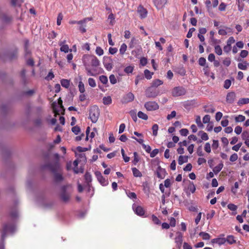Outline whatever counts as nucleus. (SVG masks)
Here are the masks:
<instances>
[{
	"instance_id": "1",
	"label": "nucleus",
	"mask_w": 249,
	"mask_h": 249,
	"mask_svg": "<svg viewBox=\"0 0 249 249\" xmlns=\"http://www.w3.org/2000/svg\"><path fill=\"white\" fill-rule=\"evenodd\" d=\"M82 61L87 75L96 76L102 73L103 69L99 67L100 61L95 55L85 54L83 56Z\"/></svg>"
},
{
	"instance_id": "2",
	"label": "nucleus",
	"mask_w": 249,
	"mask_h": 249,
	"mask_svg": "<svg viewBox=\"0 0 249 249\" xmlns=\"http://www.w3.org/2000/svg\"><path fill=\"white\" fill-rule=\"evenodd\" d=\"M15 229V226L12 223H5L2 225L1 229V238L4 240L6 235L10 233L14 232Z\"/></svg>"
},
{
	"instance_id": "3",
	"label": "nucleus",
	"mask_w": 249,
	"mask_h": 249,
	"mask_svg": "<svg viewBox=\"0 0 249 249\" xmlns=\"http://www.w3.org/2000/svg\"><path fill=\"white\" fill-rule=\"evenodd\" d=\"M99 115V109L97 106H93L90 107L89 110V118L92 123H95L97 122Z\"/></svg>"
},
{
	"instance_id": "4",
	"label": "nucleus",
	"mask_w": 249,
	"mask_h": 249,
	"mask_svg": "<svg viewBox=\"0 0 249 249\" xmlns=\"http://www.w3.org/2000/svg\"><path fill=\"white\" fill-rule=\"evenodd\" d=\"M186 93V89L183 87L178 86L174 88L171 91L172 95L174 97H178L184 95Z\"/></svg>"
},
{
	"instance_id": "5",
	"label": "nucleus",
	"mask_w": 249,
	"mask_h": 249,
	"mask_svg": "<svg viewBox=\"0 0 249 249\" xmlns=\"http://www.w3.org/2000/svg\"><path fill=\"white\" fill-rule=\"evenodd\" d=\"M144 107L148 111H154L159 109V106L156 102L149 101L145 103Z\"/></svg>"
},
{
	"instance_id": "6",
	"label": "nucleus",
	"mask_w": 249,
	"mask_h": 249,
	"mask_svg": "<svg viewBox=\"0 0 249 249\" xmlns=\"http://www.w3.org/2000/svg\"><path fill=\"white\" fill-rule=\"evenodd\" d=\"M103 64L107 71L111 70L113 68V61L109 57H104Z\"/></svg>"
},
{
	"instance_id": "7",
	"label": "nucleus",
	"mask_w": 249,
	"mask_h": 249,
	"mask_svg": "<svg viewBox=\"0 0 249 249\" xmlns=\"http://www.w3.org/2000/svg\"><path fill=\"white\" fill-rule=\"evenodd\" d=\"M159 93L153 87L148 88L145 91V95L148 98H155Z\"/></svg>"
},
{
	"instance_id": "8",
	"label": "nucleus",
	"mask_w": 249,
	"mask_h": 249,
	"mask_svg": "<svg viewBox=\"0 0 249 249\" xmlns=\"http://www.w3.org/2000/svg\"><path fill=\"white\" fill-rule=\"evenodd\" d=\"M95 175L96 177L98 180V181L100 183V184L103 186H107L108 184V180L105 178L101 173L99 171H96L95 172Z\"/></svg>"
},
{
	"instance_id": "9",
	"label": "nucleus",
	"mask_w": 249,
	"mask_h": 249,
	"mask_svg": "<svg viewBox=\"0 0 249 249\" xmlns=\"http://www.w3.org/2000/svg\"><path fill=\"white\" fill-rule=\"evenodd\" d=\"M134 98V95L132 92H129L123 96L122 99V102L123 104H127L128 103L132 102Z\"/></svg>"
},
{
	"instance_id": "10",
	"label": "nucleus",
	"mask_w": 249,
	"mask_h": 249,
	"mask_svg": "<svg viewBox=\"0 0 249 249\" xmlns=\"http://www.w3.org/2000/svg\"><path fill=\"white\" fill-rule=\"evenodd\" d=\"M137 12L141 18H145L147 15V11L142 6H139L137 9Z\"/></svg>"
},
{
	"instance_id": "11",
	"label": "nucleus",
	"mask_w": 249,
	"mask_h": 249,
	"mask_svg": "<svg viewBox=\"0 0 249 249\" xmlns=\"http://www.w3.org/2000/svg\"><path fill=\"white\" fill-rule=\"evenodd\" d=\"M236 99V93L233 91L228 92L226 96V102L229 104H232Z\"/></svg>"
},
{
	"instance_id": "12",
	"label": "nucleus",
	"mask_w": 249,
	"mask_h": 249,
	"mask_svg": "<svg viewBox=\"0 0 249 249\" xmlns=\"http://www.w3.org/2000/svg\"><path fill=\"white\" fill-rule=\"evenodd\" d=\"M132 208L135 213L139 216H142L144 214V211L141 206L134 204L132 206Z\"/></svg>"
},
{
	"instance_id": "13",
	"label": "nucleus",
	"mask_w": 249,
	"mask_h": 249,
	"mask_svg": "<svg viewBox=\"0 0 249 249\" xmlns=\"http://www.w3.org/2000/svg\"><path fill=\"white\" fill-rule=\"evenodd\" d=\"M66 42V41L65 40L60 41L59 42V45L60 46V50L61 52H64L65 53H67L69 51L71 52V50L69 49V46L67 44H65Z\"/></svg>"
},
{
	"instance_id": "14",
	"label": "nucleus",
	"mask_w": 249,
	"mask_h": 249,
	"mask_svg": "<svg viewBox=\"0 0 249 249\" xmlns=\"http://www.w3.org/2000/svg\"><path fill=\"white\" fill-rule=\"evenodd\" d=\"M177 236L175 238V242L177 244V247L180 249L182 245L183 235L181 232H178Z\"/></svg>"
},
{
	"instance_id": "15",
	"label": "nucleus",
	"mask_w": 249,
	"mask_h": 249,
	"mask_svg": "<svg viewBox=\"0 0 249 249\" xmlns=\"http://www.w3.org/2000/svg\"><path fill=\"white\" fill-rule=\"evenodd\" d=\"M155 5L158 9L162 8L167 2V0H154Z\"/></svg>"
},
{
	"instance_id": "16",
	"label": "nucleus",
	"mask_w": 249,
	"mask_h": 249,
	"mask_svg": "<svg viewBox=\"0 0 249 249\" xmlns=\"http://www.w3.org/2000/svg\"><path fill=\"white\" fill-rule=\"evenodd\" d=\"M213 243L217 244L219 245H223L226 242V238H217L212 240Z\"/></svg>"
},
{
	"instance_id": "17",
	"label": "nucleus",
	"mask_w": 249,
	"mask_h": 249,
	"mask_svg": "<svg viewBox=\"0 0 249 249\" xmlns=\"http://www.w3.org/2000/svg\"><path fill=\"white\" fill-rule=\"evenodd\" d=\"M230 32H232V30L229 27H225V29H221L218 31V34L222 36H225Z\"/></svg>"
},
{
	"instance_id": "18",
	"label": "nucleus",
	"mask_w": 249,
	"mask_h": 249,
	"mask_svg": "<svg viewBox=\"0 0 249 249\" xmlns=\"http://www.w3.org/2000/svg\"><path fill=\"white\" fill-rule=\"evenodd\" d=\"M165 173V170L159 167L157 171V177L159 178H163L164 177Z\"/></svg>"
},
{
	"instance_id": "19",
	"label": "nucleus",
	"mask_w": 249,
	"mask_h": 249,
	"mask_svg": "<svg viewBox=\"0 0 249 249\" xmlns=\"http://www.w3.org/2000/svg\"><path fill=\"white\" fill-rule=\"evenodd\" d=\"M188 157L187 156H180L178 158V162L179 165L188 161Z\"/></svg>"
},
{
	"instance_id": "20",
	"label": "nucleus",
	"mask_w": 249,
	"mask_h": 249,
	"mask_svg": "<svg viewBox=\"0 0 249 249\" xmlns=\"http://www.w3.org/2000/svg\"><path fill=\"white\" fill-rule=\"evenodd\" d=\"M248 103H249V98H241L238 100L237 105L239 106H241L243 105L248 104Z\"/></svg>"
},
{
	"instance_id": "21",
	"label": "nucleus",
	"mask_w": 249,
	"mask_h": 249,
	"mask_svg": "<svg viewBox=\"0 0 249 249\" xmlns=\"http://www.w3.org/2000/svg\"><path fill=\"white\" fill-rule=\"evenodd\" d=\"M103 102L105 105H109L112 103V99L110 96L104 97L103 98Z\"/></svg>"
},
{
	"instance_id": "22",
	"label": "nucleus",
	"mask_w": 249,
	"mask_h": 249,
	"mask_svg": "<svg viewBox=\"0 0 249 249\" xmlns=\"http://www.w3.org/2000/svg\"><path fill=\"white\" fill-rule=\"evenodd\" d=\"M248 66H249V63L246 61L238 64V68L241 70H246L247 69Z\"/></svg>"
},
{
	"instance_id": "23",
	"label": "nucleus",
	"mask_w": 249,
	"mask_h": 249,
	"mask_svg": "<svg viewBox=\"0 0 249 249\" xmlns=\"http://www.w3.org/2000/svg\"><path fill=\"white\" fill-rule=\"evenodd\" d=\"M133 175L135 177H142V173L136 168L134 167L132 168Z\"/></svg>"
},
{
	"instance_id": "24",
	"label": "nucleus",
	"mask_w": 249,
	"mask_h": 249,
	"mask_svg": "<svg viewBox=\"0 0 249 249\" xmlns=\"http://www.w3.org/2000/svg\"><path fill=\"white\" fill-rule=\"evenodd\" d=\"M163 84L162 81L160 79H156L153 81L151 87L157 88L158 86L161 85Z\"/></svg>"
},
{
	"instance_id": "25",
	"label": "nucleus",
	"mask_w": 249,
	"mask_h": 249,
	"mask_svg": "<svg viewBox=\"0 0 249 249\" xmlns=\"http://www.w3.org/2000/svg\"><path fill=\"white\" fill-rule=\"evenodd\" d=\"M223 167V164L222 163H219L218 165L214 167L213 169V172L215 174L218 173L222 169Z\"/></svg>"
},
{
	"instance_id": "26",
	"label": "nucleus",
	"mask_w": 249,
	"mask_h": 249,
	"mask_svg": "<svg viewBox=\"0 0 249 249\" xmlns=\"http://www.w3.org/2000/svg\"><path fill=\"white\" fill-rule=\"evenodd\" d=\"M198 135L200 136L202 140L207 141L209 139L208 134L206 133L203 132V131H200L198 132Z\"/></svg>"
},
{
	"instance_id": "27",
	"label": "nucleus",
	"mask_w": 249,
	"mask_h": 249,
	"mask_svg": "<svg viewBox=\"0 0 249 249\" xmlns=\"http://www.w3.org/2000/svg\"><path fill=\"white\" fill-rule=\"evenodd\" d=\"M200 236L202 237L203 240H207L210 239L211 236L208 233L205 232H200L199 233Z\"/></svg>"
},
{
	"instance_id": "28",
	"label": "nucleus",
	"mask_w": 249,
	"mask_h": 249,
	"mask_svg": "<svg viewBox=\"0 0 249 249\" xmlns=\"http://www.w3.org/2000/svg\"><path fill=\"white\" fill-rule=\"evenodd\" d=\"M215 108L212 106H205L204 107V111L207 113H213L215 111Z\"/></svg>"
},
{
	"instance_id": "29",
	"label": "nucleus",
	"mask_w": 249,
	"mask_h": 249,
	"mask_svg": "<svg viewBox=\"0 0 249 249\" xmlns=\"http://www.w3.org/2000/svg\"><path fill=\"white\" fill-rule=\"evenodd\" d=\"M61 84L62 87L68 88L70 86V81L67 79H63L61 80Z\"/></svg>"
},
{
	"instance_id": "30",
	"label": "nucleus",
	"mask_w": 249,
	"mask_h": 249,
	"mask_svg": "<svg viewBox=\"0 0 249 249\" xmlns=\"http://www.w3.org/2000/svg\"><path fill=\"white\" fill-rule=\"evenodd\" d=\"M78 89L81 93H84L85 91L84 84L81 81H79L78 83Z\"/></svg>"
},
{
	"instance_id": "31",
	"label": "nucleus",
	"mask_w": 249,
	"mask_h": 249,
	"mask_svg": "<svg viewBox=\"0 0 249 249\" xmlns=\"http://www.w3.org/2000/svg\"><path fill=\"white\" fill-rule=\"evenodd\" d=\"M99 80L104 85H106L108 83L107 77L105 75H101L99 76Z\"/></svg>"
},
{
	"instance_id": "32",
	"label": "nucleus",
	"mask_w": 249,
	"mask_h": 249,
	"mask_svg": "<svg viewBox=\"0 0 249 249\" xmlns=\"http://www.w3.org/2000/svg\"><path fill=\"white\" fill-rule=\"evenodd\" d=\"M138 116L139 118L142 119L144 120H147L148 119V116L142 111H139L138 113Z\"/></svg>"
},
{
	"instance_id": "33",
	"label": "nucleus",
	"mask_w": 249,
	"mask_h": 249,
	"mask_svg": "<svg viewBox=\"0 0 249 249\" xmlns=\"http://www.w3.org/2000/svg\"><path fill=\"white\" fill-rule=\"evenodd\" d=\"M23 2V0H11V4L15 6H19Z\"/></svg>"
},
{
	"instance_id": "34",
	"label": "nucleus",
	"mask_w": 249,
	"mask_h": 249,
	"mask_svg": "<svg viewBox=\"0 0 249 249\" xmlns=\"http://www.w3.org/2000/svg\"><path fill=\"white\" fill-rule=\"evenodd\" d=\"M50 168L53 172H54L55 171H59L61 170L60 166L58 162L55 163L54 166H51Z\"/></svg>"
},
{
	"instance_id": "35",
	"label": "nucleus",
	"mask_w": 249,
	"mask_h": 249,
	"mask_svg": "<svg viewBox=\"0 0 249 249\" xmlns=\"http://www.w3.org/2000/svg\"><path fill=\"white\" fill-rule=\"evenodd\" d=\"M127 49V46L125 43H123L119 49V52L120 54H124V53L125 52Z\"/></svg>"
},
{
	"instance_id": "36",
	"label": "nucleus",
	"mask_w": 249,
	"mask_h": 249,
	"mask_svg": "<svg viewBox=\"0 0 249 249\" xmlns=\"http://www.w3.org/2000/svg\"><path fill=\"white\" fill-rule=\"evenodd\" d=\"M245 120V117L242 115H239L235 117V121L236 123L242 122Z\"/></svg>"
},
{
	"instance_id": "37",
	"label": "nucleus",
	"mask_w": 249,
	"mask_h": 249,
	"mask_svg": "<svg viewBox=\"0 0 249 249\" xmlns=\"http://www.w3.org/2000/svg\"><path fill=\"white\" fill-rule=\"evenodd\" d=\"M88 84L92 88H94L96 86V82L92 78H89L88 79Z\"/></svg>"
},
{
	"instance_id": "38",
	"label": "nucleus",
	"mask_w": 249,
	"mask_h": 249,
	"mask_svg": "<svg viewBox=\"0 0 249 249\" xmlns=\"http://www.w3.org/2000/svg\"><path fill=\"white\" fill-rule=\"evenodd\" d=\"M214 52L218 55L222 54V50L219 45H216L214 47Z\"/></svg>"
},
{
	"instance_id": "39",
	"label": "nucleus",
	"mask_w": 249,
	"mask_h": 249,
	"mask_svg": "<svg viewBox=\"0 0 249 249\" xmlns=\"http://www.w3.org/2000/svg\"><path fill=\"white\" fill-rule=\"evenodd\" d=\"M152 131H153V135L154 136H156L158 134V131L159 129V126L157 124H154L152 126Z\"/></svg>"
},
{
	"instance_id": "40",
	"label": "nucleus",
	"mask_w": 249,
	"mask_h": 249,
	"mask_svg": "<svg viewBox=\"0 0 249 249\" xmlns=\"http://www.w3.org/2000/svg\"><path fill=\"white\" fill-rule=\"evenodd\" d=\"M226 242H227L230 244H232L235 242V240H234L233 236L229 235L227 237V238H226Z\"/></svg>"
},
{
	"instance_id": "41",
	"label": "nucleus",
	"mask_w": 249,
	"mask_h": 249,
	"mask_svg": "<svg viewBox=\"0 0 249 249\" xmlns=\"http://www.w3.org/2000/svg\"><path fill=\"white\" fill-rule=\"evenodd\" d=\"M144 74L145 78L147 79H150L152 78L153 73L151 72L149 70H145L144 71Z\"/></svg>"
},
{
	"instance_id": "42",
	"label": "nucleus",
	"mask_w": 249,
	"mask_h": 249,
	"mask_svg": "<svg viewBox=\"0 0 249 249\" xmlns=\"http://www.w3.org/2000/svg\"><path fill=\"white\" fill-rule=\"evenodd\" d=\"M188 189L192 193H195L196 189L195 185L193 183H191L188 186Z\"/></svg>"
},
{
	"instance_id": "43",
	"label": "nucleus",
	"mask_w": 249,
	"mask_h": 249,
	"mask_svg": "<svg viewBox=\"0 0 249 249\" xmlns=\"http://www.w3.org/2000/svg\"><path fill=\"white\" fill-rule=\"evenodd\" d=\"M95 52L99 56H101L104 54V51L100 47H96Z\"/></svg>"
},
{
	"instance_id": "44",
	"label": "nucleus",
	"mask_w": 249,
	"mask_h": 249,
	"mask_svg": "<svg viewBox=\"0 0 249 249\" xmlns=\"http://www.w3.org/2000/svg\"><path fill=\"white\" fill-rule=\"evenodd\" d=\"M54 178L56 181H61L63 179L62 174L59 173H55L54 175Z\"/></svg>"
},
{
	"instance_id": "45",
	"label": "nucleus",
	"mask_w": 249,
	"mask_h": 249,
	"mask_svg": "<svg viewBox=\"0 0 249 249\" xmlns=\"http://www.w3.org/2000/svg\"><path fill=\"white\" fill-rule=\"evenodd\" d=\"M121 153H122V156H123V159H124V161L125 162H128L129 161L130 158H129V157L126 156L125 155L124 150L123 148L121 149Z\"/></svg>"
},
{
	"instance_id": "46",
	"label": "nucleus",
	"mask_w": 249,
	"mask_h": 249,
	"mask_svg": "<svg viewBox=\"0 0 249 249\" xmlns=\"http://www.w3.org/2000/svg\"><path fill=\"white\" fill-rule=\"evenodd\" d=\"M227 207L229 209L232 211H236L237 209V206L232 203L229 204Z\"/></svg>"
},
{
	"instance_id": "47",
	"label": "nucleus",
	"mask_w": 249,
	"mask_h": 249,
	"mask_svg": "<svg viewBox=\"0 0 249 249\" xmlns=\"http://www.w3.org/2000/svg\"><path fill=\"white\" fill-rule=\"evenodd\" d=\"M110 82L112 84H115L117 83V79L114 74H111L109 77Z\"/></svg>"
},
{
	"instance_id": "48",
	"label": "nucleus",
	"mask_w": 249,
	"mask_h": 249,
	"mask_svg": "<svg viewBox=\"0 0 249 249\" xmlns=\"http://www.w3.org/2000/svg\"><path fill=\"white\" fill-rule=\"evenodd\" d=\"M61 198L64 201H67L70 198V195L64 192L61 195Z\"/></svg>"
},
{
	"instance_id": "49",
	"label": "nucleus",
	"mask_w": 249,
	"mask_h": 249,
	"mask_svg": "<svg viewBox=\"0 0 249 249\" xmlns=\"http://www.w3.org/2000/svg\"><path fill=\"white\" fill-rule=\"evenodd\" d=\"M133 70H134L133 67L129 66L126 67L124 69V71L125 72H126L127 73H130L133 72Z\"/></svg>"
},
{
	"instance_id": "50",
	"label": "nucleus",
	"mask_w": 249,
	"mask_h": 249,
	"mask_svg": "<svg viewBox=\"0 0 249 249\" xmlns=\"http://www.w3.org/2000/svg\"><path fill=\"white\" fill-rule=\"evenodd\" d=\"M127 196L131 199H136L137 196L136 194L134 192H126Z\"/></svg>"
},
{
	"instance_id": "51",
	"label": "nucleus",
	"mask_w": 249,
	"mask_h": 249,
	"mask_svg": "<svg viewBox=\"0 0 249 249\" xmlns=\"http://www.w3.org/2000/svg\"><path fill=\"white\" fill-rule=\"evenodd\" d=\"M238 159V155L236 153H233L230 158V160L231 162H234Z\"/></svg>"
},
{
	"instance_id": "52",
	"label": "nucleus",
	"mask_w": 249,
	"mask_h": 249,
	"mask_svg": "<svg viewBox=\"0 0 249 249\" xmlns=\"http://www.w3.org/2000/svg\"><path fill=\"white\" fill-rule=\"evenodd\" d=\"M72 131L75 134L77 135L80 131V128L78 126H73L71 129Z\"/></svg>"
},
{
	"instance_id": "53",
	"label": "nucleus",
	"mask_w": 249,
	"mask_h": 249,
	"mask_svg": "<svg viewBox=\"0 0 249 249\" xmlns=\"http://www.w3.org/2000/svg\"><path fill=\"white\" fill-rule=\"evenodd\" d=\"M11 20V18L10 17L3 15L2 17V21L4 23H8Z\"/></svg>"
},
{
	"instance_id": "54",
	"label": "nucleus",
	"mask_w": 249,
	"mask_h": 249,
	"mask_svg": "<svg viewBox=\"0 0 249 249\" xmlns=\"http://www.w3.org/2000/svg\"><path fill=\"white\" fill-rule=\"evenodd\" d=\"M231 85V81L227 79L224 81V87L226 89H228Z\"/></svg>"
},
{
	"instance_id": "55",
	"label": "nucleus",
	"mask_w": 249,
	"mask_h": 249,
	"mask_svg": "<svg viewBox=\"0 0 249 249\" xmlns=\"http://www.w3.org/2000/svg\"><path fill=\"white\" fill-rule=\"evenodd\" d=\"M152 220L153 222L156 224L158 225V224H160V220L159 219V218L156 216H155L154 215H152Z\"/></svg>"
},
{
	"instance_id": "56",
	"label": "nucleus",
	"mask_w": 249,
	"mask_h": 249,
	"mask_svg": "<svg viewBox=\"0 0 249 249\" xmlns=\"http://www.w3.org/2000/svg\"><path fill=\"white\" fill-rule=\"evenodd\" d=\"M204 150L206 152H207L208 153L211 152V145L209 142L206 143L205 146H204Z\"/></svg>"
},
{
	"instance_id": "57",
	"label": "nucleus",
	"mask_w": 249,
	"mask_h": 249,
	"mask_svg": "<svg viewBox=\"0 0 249 249\" xmlns=\"http://www.w3.org/2000/svg\"><path fill=\"white\" fill-rule=\"evenodd\" d=\"M63 15L61 13H59L57 16V24L58 25H60L61 24V20H62L63 19Z\"/></svg>"
},
{
	"instance_id": "58",
	"label": "nucleus",
	"mask_w": 249,
	"mask_h": 249,
	"mask_svg": "<svg viewBox=\"0 0 249 249\" xmlns=\"http://www.w3.org/2000/svg\"><path fill=\"white\" fill-rule=\"evenodd\" d=\"M203 123L204 124H207L209 123L210 121V116L209 115H205L202 119Z\"/></svg>"
},
{
	"instance_id": "59",
	"label": "nucleus",
	"mask_w": 249,
	"mask_h": 249,
	"mask_svg": "<svg viewBox=\"0 0 249 249\" xmlns=\"http://www.w3.org/2000/svg\"><path fill=\"white\" fill-rule=\"evenodd\" d=\"M215 214V211L214 210H212L210 213H208L207 214V219H211Z\"/></svg>"
},
{
	"instance_id": "60",
	"label": "nucleus",
	"mask_w": 249,
	"mask_h": 249,
	"mask_svg": "<svg viewBox=\"0 0 249 249\" xmlns=\"http://www.w3.org/2000/svg\"><path fill=\"white\" fill-rule=\"evenodd\" d=\"M176 115V112L175 111H172L170 114H168L167 116V119L170 120L172 118H174Z\"/></svg>"
},
{
	"instance_id": "61",
	"label": "nucleus",
	"mask_w": 249,
	"mask_h": 249,
	"mask_svg": "<svg viewBox=\"0 0 249 249\" xmlns=\"http://www.w3.org/2000/svg\"><path fill=\"white\" fill-rule=\"evenodd\" d=\"M242 138L244 140H246L249 138V132L248 131H244L242 134Z\"/></svg>"
},
{
	"instance_id": "62",
	"label": "nucleus",
	"mask_w": 249,
	"mask_h": 249,
	"mask_svg": "<svg viewBox=\"0 0 249 249\" xmlns=\"http://www.w3.org/2000/svg\"><path fill=\"white\" fill-rule=\"evenodd\" d=\"M179 132H180V134L182 136H186L189 133V131H188V129H187L186 128L181 129Z\"/></svg>"
},
{
	"instance_id": "63",
	"label": "nucleus",
	"mask_w": 249,
	"mask_h": 249,
	"mask_svg": "<svg viewBox=\"0 0 249 249\" xmlns=\"http://www.w3.org/2000/svg\"><path fill=\"white\" fill-rule=\"evenodd\" d=\"M54 77V75L52 71H50L47 76L45 77V79L49 81L50 80H52L53 77Z\"/></svg>"
},
{
	"instance_id": "64",
	"label": "nucleus",
	"mask_w": 249,
	"mask_h": 249,
	"mask_svg": "<svg viewBox=\"0 0 249 249\" xmlns=\"http://www.w3.org/2000/svg\"><path fill=\"white\" fill-rule=\"evenodd\" d=\"M198 63L200 66H205L206 64V59L204 57H200L198 60Z\"/></svg>"
}]
</instances>
